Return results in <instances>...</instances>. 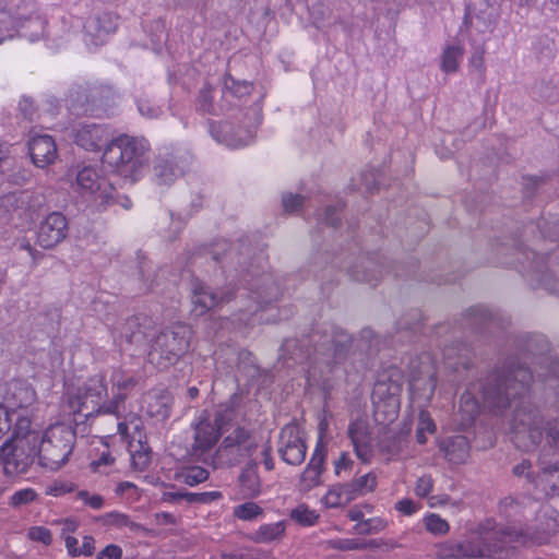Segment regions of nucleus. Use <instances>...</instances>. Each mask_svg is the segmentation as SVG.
<instances>
[{"label":"nucleus","mask_w":559,"mask_h":559,"mask_svg":"<svg viewBox=\"0 0 559 559\" xmlns=\"http://www.w3.org/2000/svg\"><path fill=\"white\" fill-rule=\"evenodd\" d=\"M362 509H366L369 513L372 512V507L370 504H364L361 507H354L347 512V516L350 521H355L357 523H361L365 520V513Z\"/></svg>","instance_id":"nucleus-63"},{"label":"nucleus","mask_w":559,"mask_h":559,"mask_svg":"<svg viewBox=\"0 0 559 559\" xmlns=\"http://www.w3.org/2000/svg\"><path fill=\"white\" fill-rule=\"evenodd\" d=\"M68 233L66 216L60 212H52L38 226L37 243L44 249H52L67 238Z\"/></svg>","instance_id":"nucleus-10"},{"label":"nucleus","mask_w":559,"mask_h":559,"mask_svg":"<svg viewBox=\"0 0 559 559\" xmlns=\"http://www.w3.org/2000/svg\"><path fill=\"white\" fill-rule=\"evenodd\" d=\"M12 409L22 412L33 405L36 401V392L31 384L22 381L14 382L9 391Z\"/></svg>","instance_id":"nucleus-22"},{"label":"nucleus","mask_w":559,"mask_h":559,"mask_svg":"<svg viewBox=\"0 0 559 559\" xmlns=\"http://www.w3.org/2000/svg\"><path fill=\"white\" fill-rule=\"evenodd\" d=\"M40 431L35 429L28 416L19 414L11 437L0 447V460L4 474L19 476L28 472L35 457Z\"/></svg>","instance_id":"nucleus-2"},{"label":"nucleus","mask_w":559,"mask_h":559,"mask_svg":"<svg viewBox=\"0 0 559 559\" xmlns=\"http://www.w3.org/2000/svg\"><path fill=\"white\" fill-rule=\"evenodd\" d=\"M466 317L468 318L471 325L475 328L478 324L492 320V314L484 306H475L469 308L466 311Z\"/></svg>","instance_id":"nucleus-46"},{"label":"nucleus","mask_w":559,"mask_h":559,"mask_svg":"<svg viewBox=\"0 0 559 559\" xmlns=\"http://www.w3.org/2000/svg\"><path fill=\"white\" fill-rule=\"evenodd\" d=\"M514 421L522 426L523 428H527L530 433L536 432L538 436L540 435L538 431V425L542 421L538 412L530 409L526 412L525 408H516L514 412Z\"/></svg>","instance_id":"nucleus-32"},{"label":"nucleus","mask_w":559,"mask_h":559,"mask_svg":"<svg viewBox=\"0 0 559 559\" xmlns=\"http://www.w3.org/2000/svg\"><path fill=\"white\" fill-rule=\"evenodd\" d=\"M151 463V456L148 451L135 452L132 454V465L139 471H144Z\"/></svg>","instance_id":"nucleus-61"},{"label":"nucleus","mask_w":559,"mask_h":559,"mask_svg":"<svg viewBox=\"0 0 559 559\" xmlns=\"http://www.w3.org/2000/svg\"><path fill=\"white\" fill-rule=\"evenodd\" d=\"M233 417L234 406L231 403H227L222 405V408L217 412L214 424L209 419H201L194 426L193 455L200 457L210 451L218 441L221 435L219 430L223 425L230 421Z\"/></svg>","instance_id":"nucleus-7"},{"label":"nucleus","mask_w":559,"mask_h":559,"mask_svg":"<svg viewBox=\"0 0 559 559\" xmlns=\"http://www.w3.org/2000/svg\"><path fill=\"white\" fill-rule=\"evenodd\" d=\"M290 519L297 524L302 526H312L319 520V514L316 510L310 509L306 504H299L290 512Z\"/></svg>","instance_id":"nucleus-37"},{"label":"nucleus","mask_w":559,"mask_h":559,"mask_svg":"<svg viewBox=\"0 0 559 559\" xmlns=\"http://www.w3.org/2000/svg\"><path fill=\"white\" fill-rule=\"evenodd\" d=\"M76 499L93 510H100L105 506V499L102 495L92 493L87 490L78 491Z\"/></svg>","instance_id":"nucleus-47"},{"label":"nucleus","mask_w":559,"mask_h":559,"mask_svg":"<svg viewBox=\"0 0 559 559\" xmlns=\"http://www.w3.org/2000/svg\"><path fill=\"white\" fill-rule=\"evenodd\" d=\"M28 150L33 163L40 168L52 164L57 158L55 140L48 134L32 136L28 142Z\"/></svg>","instance_id":"nucleus-16"},{"label":"nucleus","mask_w":559,"mask_h":559,"mask_svg":"<svg viewBox=\"0 0 559 559\" xmlns=\"http://www.w3.org/2000/svg\"><path fill=\"white\" fill-rule=\"evenodd\" d=\"M115 460L108 447L104 445V450L99 453L98 457L91 462V467L94 472L106 473L103 468L112 465Z\"/></svg>","instance_id":"nucleus-52"},{"label":"nucleus","mask_w":559,"mask_h":559,"mask_svg":"<svg viewBox=\"0 0 559 559\" xmlns=\"http://www.w3.org/2000/svg\"><path fill=\"white\" fill-rule=\"evenodd\" d=\"M464 55V49L460 45H451L445 48L442 55L443 70H456Z\"/></svg>","instance_id":"nucleus-40"},{"label":"nucleus","mask_w":559,"mask_h":559,"mask_svg":"<svg viewBox=\"0 0 559 559\" xmlns=\"http://www.w3.org/2000/svg\"><path fill=\"white\" fill-rule=\"evenodd\" d=\"M152 320L146 317L128 319L120 330V337L129 344L140 345L150 336Z\"/></svg>","instance_id":"nucleus-21"},{"label":"nucleus","mask_w":559,"mask_h":559,"mask_svg":"<svg viewBox=\"0 0 559 559\" xmlns=\"http://www.w3.org/2000/svg\"><path fill=\"white\" fill-rule=\"evenodd\" d=\"M173 397L166 391L148 396L146 413L158 420H165L170 416Z\"/></svg>","instance_id":"nucleus-25"},{"label":"nucleus","mask_w":559,"mask_h":559,"mask_svg":"<svg viewBox=\"0 0 559 559\" xmlns=\"http://www.w3.org/2000/svg\"><path fill=\"white\" fill-rule=\"evenodd\" d=\"M555 528L548 531H533L531 528H515V527H507L503 533L509 537V542H518L523 545L526 544H546L550 536L554 534Z\"/></svg>","instance_id":"nucleus-23"},{"label":"nucleus","mask_w":559,"mask_h":559,"mask_svg":"<svg viewBox=\"0 0 559 559\" xmlns=\"http://www.w3.org/2000/svg\"><path fill=\"white\" fill-rule=\"evenodd\" d=\"M114 388L117 389V393H124L131 391L138 384V380L133 376H126L121 371H115L112 373Z\"/></svg>","instance_id":"nucleus-44"},{"label":"nucleus","mask_w":559,"mask_h":559,"mask_svg":"<svg viewBox=\"0 0 559 559\" xmlns=\"http://www.w3.org/2000/svg\"><path fill=\"white\" fill-rule=\"evenodd\" d=\"M187 168L188 164L182 157L173 154L158 156L153 166V179L160 187H169L185 175Z\"/></svg>","instance_id":"nucleus-13"},{"label":"nucleus","mask_w":559,"mask_h":559,"mask_svg":"<svg viewBox=\"0 0 559 559\" xmlns=\"http://www.w3.org/2000/svg\"><path fill=\"white\" fill-rule=\"evenodd\" d=\"M263 513V509L254 502H245L234 508V515L243 521H251Z\"/></svg>","instance_id":"nucleus-43"},{"label":"nucleus","mask_w":559,"mask_h":559,"mask_svg":"<svg viewBox=\"0 0 559 559\" xmlns=\"http://www.w3.org/2000/svg\"><path fill=\"white\" fill-rule=\"evenodd\" d=\"M348 436L354 445L355 453L364 463L372 457V439L368 424L364 420H355L348 427Z\"/></svg>","instance_id":"nucleus-18"},{"label":"nucleus","mask_w":559,"mask_h":559,"mask_svg":"<svg viewBox=\"0 0 559 559\" xmlns=\"http://www.w3.org/2000/svg\"><path fill=\"white\" fill-rule=\"evenodd\" d=\"M75 443L74 431L64 424L50 426L37 447L39 463L51 471L62 467L73 451Z\"/></svg>","instance_id":"nucleus-5"},{"label":"nucleus","mask_w":559,"mask_h":559,"mask_svg":"<svg viewBox=\"0 0 559 559\" xmlns=\"http://www.w3.org/2000/svg\"><path fill=\"white\" fill-rule=\"evenodd\" d=\"M436 425L427 412H421L419 415V421L416 429V440L420 444L427 442L426 433H433Z\"/></svg>","instance_id":"nucleus-41"},{"label":"nucleus","mask_w":559,"mask_h":559,"mask_svg":"<svg viewBox=\"0 0 559 559\" xmlns=\"http://www.w3.org/2000/svg\"><path fill=\"white\" fill-rule=\"evenodd\" d=\"M342 211L341 205L328 206L325 210L324 221L329 226L337 227L341 224L338 213Z\"/></svg>","instance_id":"nucleus-62"},{"label":"nucleus","mask_w":559,"mask_h":559,"mask_svg":"<svg viewBox=\"0 0 559 559\" xmlns=\"http://www.w3.org/2000/svg\"><path fill=\"white\" fill-rule=\"evenodd\" d=\"M432 486H433V480L430 476H428V475L421 476L420 478H418V480L416 483V487H415L416 495L418 497H427L431 492Z\"/></svg>","instance_id":"nucleus-59"},{"label":"nucleus","mask_w":559,"mask_h":559,"mask_svg":"<svg viewBox=\"0 0 559 559\" xmlns=\"http://www.w3.org/2000/svg\"><path fill=\"white\" fill-rule=\"evenodd\" d=\"M326 447L320 439L317 442L316 449L311 459L300 476L299 486L302 491H309L314 487L321 485V475L324 472V464L326 460Z\"/></svg>","instance_id":"nucleus-14"},{"label":"nucleus","mask_w":559,"mask_h":559,"mask_svg":"<svg viewBox=\"0 0 559 559\" xmlns=\"http://www.w3.org/2000/svg\"><path fill=\"white\" fill-rule=\"evenodd\" d=\"M258 444L254 436L245 427L237 426L226 435L217 449V455L227 464L235 465L251 456Z\"/></svg>","instance_id":"nucleus-8"},{"label":"nucleus","mask_w":559,"mask_h":559,"mask_svg":"<svg viewBox=\"0 0 559 559\" xmlns=\"http://www.w3.org/2000/svg\"><path fill=\"white\" fill-rule=\"evenodd\" d=\"M31 197V193L27 191L9 193L1 199V206L7 211L13 212L27 210Z\"/></svg>","instance_id":"nucleus-35"},{"label":"nucleus","mask_w":559,"mask_h":559,"mask_svg":"<svg viewBox=\"0 0 559 559\" xmlns=\"http://www.w3.org/2000/svg\"><path fill=\"white\" fill-rule=\"evenodd\" d=\"M353 497L349 492L347 484H337L332 486L322 501L328 508H340L346 506L350 501H353Z\"/></svg>","instance_id":"nucleus-30"},{"label":"nucleus","mask_w":559,"mask_h":559,"mask_svg":"<svg viewBox=\"0 0 559 559\" xmlns=\"http://www.w3.org/2000/svg\"><path fill=\"white\" fill-rule=\"evenodd\" d=\"M192 302L201 307L202 311L211 310L223 302H227L234 298V290L227 288L225 292L216 293L205 286L203 283L193 284Z\"/></svg>","instance_id":"nucleus-19"},{"label":"nucleus","mask_w":559,"mask_h":559,"mask_svg":"<svg viewBox=\"0 0 559 559\" xmlns=\"http://www.w3.org/2000/svg\"><path fill=\"white\" fill-rule=\"evenodd\" d=\"M354 462L346 452L341 453L340 457L334 462V472L340 475L343 469H350Z\"/></svg>","instance_id":"nucleus-64"},{"label":"nucleus","mask_w":559,"mask_h":559,"mask_svg":"<svg viewBox=\"0 0 559 559\" xmlns=\"http://www.w3.org/2000/svg\"><path fill=\"white\" fill-rule=\"evenodd\" d=\"M438 559H472L483 557V550L472 542L447 540L436 546Z\"/></svg>","instance_id":"nucleus-17"},{"label":"nucleus","mask_w":559,"mask_h":559,"mask_svg":"<svg viewBox=\"0 0 559 559\" xmlns=\"http://www.w3.org/2000/svg\"><path fill=\"white\" fill-rule=\"evenodd\" d=\"M192 336L191 329L176 323L157 334L147 353L151 364L158 368H167L188 352Z\"/></svg>","instance_id":"nucleus-4"},{"label":"nucleus","mask_w":559,"mask_h":559,"mask_svg":"<svg viewBox=\"0 0 559 559\" xmlns=\"http://www.w3.org/2000/svg\"><path fill=\"white\" fill-rule=\"evenodd\" d=\"M37 498V493L32 488H25L15 491L10 498V506L19 508L31 503Z\"/></svg>","instance_id":"nucleus-51"},{"label":"nucleus","mask_w":559,"mask_h":559,"mask_svg":"<svg viewBox=\"0 0 559 559\" xmlns=\"http://www.w3.org/2000/svg\"><path fill=\"white\" fill-rule=\"evenodd\" d=\"M305 198L300 194L285 193L282 203L286 213H295L301 209Z\"/></svg>","instance_id":"nucleus-53"},{"label":"nucleus","mask_w":559,"mask_h":559,"mask_svg":"<svg viewBox=\"0 0 559 559\" xmlns=\"http://www.w3.org/2000/svg\"><path fill=\"white\" fill-rule=\"evenodd\" d=\"M285 528L286 526L284 522L264 524L254 532L253 539L257 543H271L278 540L283 537Z\"/></svg>","instance_id":"nucleus-31"},{"label":"nucleus","mask_w":559,"mask_h":559,"mask_svg":"<svg viewBox=\"0 0 559 559\" xmlns=\"http://www.w3.org/2000/svg\"><path fill=\"white\" fill-rule=\"evenodd\" d=\"M532 372L524 366L508 364L491 373L484 383L474 384L461 396L460 411L472 421L479 414L481 402L491 409H504L525 396L532 382Z\"/></svg>","instance_id":"nucleus-1"},{"label":"nucleus","mask_w":559,"mask_h":559,"mask_svg":"<svg viewBox=\"0 0 559 559\" xmlns=\"http://www.w3.org/2000/svg\"><path fill=\"white\" fill-rule=\"evenodd\" d=\"M426 530L432 534H445L450 526L445 520L438 514H430L425 519Z\"/></svg>","instance_id":"nucleus-49"},{"label":"nucleus","mask_w":559,"mask_h":559,"mask_svg":"<svg viewBox=\"0 0 559 559\" xmlns=\"http://www.w3.org/2000/svg\"><path fill=\"white\" fill-rule=\"evenodd\" d=\"M19 414H22V412L16 409L9 411L0 404V439L10 430H13L12 421L14 420L16 423V416Z\"/></svg>","instance_id":"nucleus-45"},{"label":"nucleus","mask_w":559,"mask_h":559,"mask_svg":"<svg viewBox=\"0 0 559 559\" xmlns=\"http://www.w3.org/2000/svg\"><path fill=\"white\" fill-rule=\"evenodd\" d=\"M346 484L348 486L353 499L355 500L358 497L374 491L378 485V477L374 472H370L359 477H356Z\"/></svg>","instance_id":"nucleus-28"},{"label":"nucleus","mask_w":559,"mask_h":559,"mask_svg":"<svg viewBox=\"0 0 559 559\" xmlns=\"http://www.w3.org/2000/svg\"><path fill=\"white\" fill-rule=\"evenodd\" d=\"M373 544L374 540L368 543L358 538H338L326 542L329 548L341 551L364 550Z\"/></svg>","instance_id":"nucleus-36"},{"label":"nucleus","mask_w":559,"mask_h":559,"mask_svg":"<svg viewBox=\"0 0 559 559\" xmlns=\"http://www.w3.org/2000/svg\"><path fill=\"white\" fill-rule=\"evenodd\" d=\"M19 117L27 122H34L39 119L40 115L38 112V108L35 106L34 102L29 97H22L19 102Z\"/></svg>","instance_id":"nucleus-42"},{"label":"nucleus","mask_w":559,"mask_h":559,"mask_svg":"<svg viewBox=\"0 0 559 559\" xmlns=\"http://www.w3.org/2000/svg\"><path fill=\"white\" fill-rule=\"evenodd\" d=\"M242 492L247 497H257L261 492V481L258 475V463L249 461L239 475Z\"/></svg>","instance_id":"nucleus-26"},{"label":"nucleus","mask_w":559,"mask_h":559,"mask_svg":"<svg viewBox=\"0 0 559 559\" xmlns=\"http://www.w3.org/2000/svg\"><path fill=\"white\" fill-rule=\"evenodd\" d=\"M223 98H242L251 94L253 90V83L246 79H241L239 75H234L230 72H226L223 78Z\"/></svg>","instance_id":"nucleus-24"},{"label":"nucleus","mask_w":559,"mask_h":559,"mask_svg":"<svg viewBox=\"0 0 559 559\" xmlns=\"http://www.w3.org/2000/svg\"><path fill=\"white\" fill-rule=\"evenodd\" d=\"M119 15L102 11L90 16L84 24L85 36L94 46L103 45L107 37L115 33L118 28Z\"/></svg>","instance_id":"nucleus-11"},{"label":"nucleus","mask_w":559,"mask_h":559,"mask_svg":"<svg viewBox=\"0 0 559 559\" xmlns=\"http://www.w3.org/2000/svg\"><path fill=\"white\" fill-rule=\"evenodd\" d=\"M122 548L116 544L107 545L97 555V559H121Z\"/></svg>","instance_id":"nucleus-60"},{"label":"nucleus","mask_w":559,"mask_h":559,"mask_svg":"<svg viewBox=\"0 0 559 559\" xmlns=\"http://www.w3.org/2000/svg\"><path fill=\"white\" fill-rule=\"evenodd\" d=\"M445 459L454 464L465 462L469 452L468 440L464 436H455L445 441L443 447Z\"/></svg>","instance_id":"nucleus-27"},{"label":"nucleus","mask_w":559,"mask_h":559,"mask_svg":"<svg viewBox=\"0 0 559 559\" xmlns=\"http://www.w3.org/2000/svg\"><path fill=\"white\" fill-rule=\"evenodd\" d=\"M424 381L423 389H428L431 392L435 391L437 385L436 368L429 356H425V360L420 362V370L418 373L412 374V384L420 385L419 382Z\"/></svg>","instance_id":"nucleus-29"},{"label":"nucleus","mask_w":559,"mask_h":559,"mask_svg":"<svg viewBox=\"0 0 559 559\" xmlns=\"http://www.w3.org/2000/svg\"><path fill=\"white\" fill-rule=\"evenodd\" d=\"M222 498V493L219 491H209V492H200V493H190L187 496L188 503H209Z\"/></svg>","instance_id":"nucleus-56"},{"label":"nucleus","mask_w":559,"mask_h":559,"mask_svg":"<svg viewBox=\"0 0 559 559\" xmlns=\"http://www.w3.org/2000/svg\"><path fill=\"white\" fill-rule=\"evenodd\" d=\"M107 395L105 377L100 373L90 378L81 388L68 392V405L76 423H84L100 414L103 397Z\"/></svg>","instance_id":"nucleus-6"},{"label":"nucleus","mask_w":559,"mask_h":559,"mask_svg":"<svg viewBox=\"0 0 559 559\" xmlns=\"http://www.w3.org/2000/svg\"><path fill=\"white\" fill-rule=\"evenodd\" d=\"M546 437H547L548 443L552 448L559 450V420L558 419L547 423Z\"/></svg>","instance_id":"nucleus-57"},{"label":"nucleus","mask_w":559,"mask_h":559,"mask_svg":"<svg viewBox=\"0 0 559 559\" xmlns=\"http://www.w3.org/2000/svg\"><path fill=\"white\" fill-rule=\"evenodd\" d=\"M97 521L100 522L103 525L115 526L118 528L128 527L133 532L138 531L141 527L139 524L131 521V519L127 514L117 511L103 514L97 518Z\"/></svg>","instance_id":"nucleus-33"},{"label":"nucleus","mask_w":559,"mask_h":559,"mask_svg":"<svg viewBox=\"0 0 559 559\" xmlns=\"http://www.w3.org/2000/svg\"><path fill=\"white\" fill-rule=\"evenodd\" d=\"M28 537L32 540L40 542L45 545H49L52 542L51 532L43 526H34L28 531Z\"/></svg>","instance_id":"nucleus-55"},{"label":"nucleus","mask_w":559,"mask_h":559,"mask_svg":"<svg viewBox=\"0 0 559 559\" xmlns=\"http://www.w3.org/2000/svg\"><path fill=\"white\" fill-rule=\"evenodd\" d=\"M388 526V523L382 518H371L357 523L353 531L359 535H373L382 532Z\"/></svg>","instance_id":"nucleus-38"},{"label":"nucleus","mask_w":559,"mask_h":559,"mask_svg":"<svg viewBox=\"0 0 559 559\" xmlns=\"http://www.w3.org/2000/svg\"><path fill=\"white\" fill-rule=\"evenodd\" d=\"M126 399L124 393H116L114 399L107 403L102 402V412L100 414H110V415H119V409L121 404Z\"/></svg>","instance_id":"nucleus-54"},{"label":"nucleus","mask_w":559,"mask_h":559,"mask_svg":"<svg viewBox=\"0 0 559 559\" xmlns=\"http://www.w3.org/2000/svg\"><path fill=\"white\" fill-rule=\"evenodd\" d=\"M146 146L142 140L120 135L111 139L106 145L102 160L117 175L135 180L142 166L141 156Z\"/></svg>","instance_id":"nucleus-3"},{"label":"nucleus","mask_w":559,"mask_h":559,"mask_svg":"<svg viewBox=\"0 0 559 559\" xmlns=\"http://www.w3.org/2000/svg\"><path fill=\"white\" fill-rule=\"evenodd\" d=\"M539 476L550 481L555 476L559 480V459H550L547 454L540 455L538 460Z\"/></svg>","instance_id":"nucleus-39"},{"label":"nucleus","mask_w":559,"mask_h":559,"mask_svg":"<svg viewBox=\"0 0 559 559\" xmlns=\"http://www.w3.org/2000/svg\"><path fill=\"white\" fill-rule=\"evenodd\" d=\"M111 133L105 124L84 123L75 133V142L86 151H99L110 142Z\"/></svg>","instance_id":"nucleus-15"},{"label":"nucleus","mask_w":559,"mask_h":559,"mask_svg":"<svg viewBox=\"0 0 559 559\" xmlns=\"http://www.w3.org/2000/svg\"><path fill=\"white\" fill-rule=\"evenodd\" d=\"M177 478L186 485L197 486L209 478V472L201 466H187L181 469Z\"/></svg>","instance_id":"nucleus-34"},{"label":"nucleus","mask_w":559,"mask_h":559,"mask_svg":"<svg viewBox=\"0 0 559 559\" xmlns=\"http://www.w3.org/2000/svg\"><path fill=\"white\" fill-rule=\"evenodd\" d=\"M78 187L90 194L95 195L100 202H108L112 198L114 187L99 176L98 171L90 166L83 167L76 175Z\"/></svg>","instance_id":"nucleus-12"},{"label":"nucleus","mask_w":559,"mask_h":559,"mask_svg":"<svg viewBox=\"0 0 559 559\" xmlns=\"http://www.w3.org/2000/svg\"><path fill=\"white\" fill-rule=\"evenodd\" d=\"M219 92L214 90L211 86H205L201 90L198 97V106L201 111L204 114L218 116L228 112L233 106H235L231 99L223 98L221 95V100H217ZM223 94V91H221Z\"/></svg>","instance_id":"nucleus-20"},{"label":"nucleus","mask_w":559,"mask_h":559,"mask_svg":"<svg viewBox=\"0 0 559 559\" xmlns=\"http://www.w3.org/2000/svg\"><path fill=\"white\" fill-rule=\"evenodd\" d=\"M452 353L453 348H448L444 353L445 364L449 368L453 369L454 371H459L460 368H469V360L467 357H460L457 361H453Z\"/></svg>","instance_id":"nucleus-58"},{"label":"nucleus","mask_w":559,"mask_h":559,"mask_svg":"<svg viewBox=\"0 0 559 559\" xmlns=\"http://www.w3.org/2000/svg\"><path fill=\"white\" fill-rule=\"evenodd\" d=\"M525 349L533 355H539L548 352L549 344L543 335H531L526 340Z\"/></svg>","instance_id":"nucleus-48"},{"label":"nucleus","mask_w":559,"mask_h":559,"mask_svg":"<svg viewBox=\"0 0 559 559\" xmlns=\"http://www.w3.org/2000/svg\"><path fill=\"white\" fill-rule=\"evenodd\" d=\"M277 452L281 459L289 465L297 466L305 461L307 445L297 426L286 425L282 428Z\"/></svg>","instance_id":"nucleus-9"},{"label":"nucleus","mask_w":559,"mask_h":559,"mask_svg":"<svg viewBox=\"0 0 559 559\" xmlns=\"http://www.w3.org/2000/svg\"><path fill=\"white\" fill-rule=\"evenodd\" d=\"M332 342L334 346V356L335 358H340L346 353L347 348L350 346L352 338L344 331H335Z\"/></svg>","instance_id":"nucleus-50"}]
</instances>
